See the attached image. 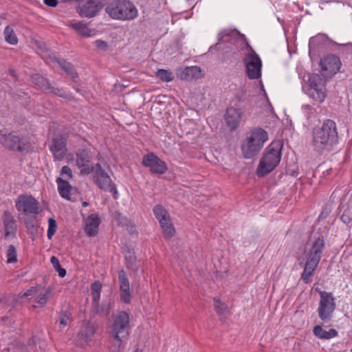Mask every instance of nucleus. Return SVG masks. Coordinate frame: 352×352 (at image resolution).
<instances>
[{
    "instance_id": "nucleus-1",
    "label": "nucleus",
    "mask_w": 352,
    "mask_h": 352,
    "mask_svg": "<svg viewBox=\"0 0 352 352\" xmlns=\"http://www.w3.org/2000/svg\"><path fill=\"white\" fill-rule=\"evenodd\" d=\"M320 65L323 78L318 74L311 75L309 78V88L307 93L310 98L320 103L326 97V78L338 73L342 63L338 56L330 54L321 59Z\"/></svg>"
},
{
    "instance_id": "nucleus-2",
    "label": "nucleus",
    "mask_w": 352,
    "mask_h": 352,
    "mask_svg": "<svg viewBox=\"0 0 352 352\" xmlns=\"http://www.w3.org/2000/svg\"><path fill=\"white\" fill-rule=\"evenodd\" d=\"M324 248V242L322 236L311 239L305 248V254L306 262L304 270L301 274V279L305 283L311 282V277L318 265Z\"/></svg>"
},
{
    "instance_id": "nucleus-3",
    "label": "nucleus",
    "mask_w": 352,
    "mask_h": 352,
    "mask_svg": "<svg viewBox=\"0 0 352 352\" xmlns=\"http://www.w3.org/2000/svg\"><path fill=\"white\" fill-rule=\"evenodd\" d=\"M338 140L336 124L331 120H326L321 127L314 129L312 144L319 153L330 151Z\"/></svg>"
},
{
    "instance_id": "nucleus-4",
    "label": "nucleus",
    "mask_w": 352,
    "mask_h": 352,
    "mask_svg": "<svg viewBox=\"0 0 352 352\" xmlns=\"http://www.w3.org/2000/svg\"><path fill=\"white\" fill-rule=\"evenodd\" d=\"M283 144L280 141L272 142L265 149L257 168L258 177H263L272 172L280 163Z\"/></svg>"
},
{
    "instance_id": "nucleus-5",
    "label": "nucleus",
    "mask_w": 352,
    "mask_h": 352,
    "mask_svg": "<svg viewBox=\"0 0 352 352\" xmlns=\"http://www.w3.org/2000/svg\"><path fill=\"white\" fill-rule=\"evenodd\" d=\"M267 139V133L261 128H255L248 132L241 145L244 157L249 159L255 156L263 147Z\"/></svg>"
},
{
    "instance_id": "nucleus-6",
    "label": "nucleus",
    "mask_w": 352,
    "mask_h": 352,
    "mask_svg": "<svg viewBox=\"0 0 352 352\" xmlns=\"http://www.w3.org/2000/svg\"><path fill=\"white\" fill-rule=\"evenodd\" d=\"M107 13L113 19L131 21L138 16V10L129 0H113L105 8Z\"/></svg>"
},
{
    "instance_id": "nucleus-7",
    "label": "nucleus",
    "mask_w": 352,
    "mask_h": 352,
    "mask_svg": "<svg viewBox=\"0 0 352 352\" xmlns=\"http://www.w3.org/2000/svg\"><path fill=\"white\" fill-rule=\"evenodd\" d=\"M93 179L96 184L102 190L110 192L116 198L117 190L111 177L100 164L97 163L91 166Z\"/></svg>"
},
{
    "instance_id": "nucleus-8",
    "label": "nucleus",
    "mask_w": 352,
    "mask_h": 352,
    "mask_svg": "<svg viewBox=\"0 0 352 352\" xmlns=\"http://www.w3.org/2000/svg\"><path fill=\"white\" fill-rule=\"evenodd\" d=\"M245 72L250 79H258L261 76L262 61L254 50L250 48L243 58Z\"/></svg>"
},
{
    "instance_id": "nucleus-9",
    "label": "nucleus",
    "mask_w": 352,
    "mask_h": 352,
    "mask_svg": "<svg viewBox=\"0 0 352 352\" xmlns=\"http://www.w3.org/2000/svg\"><path fill=\"white\" fill-rule=\"evenodd\" d=\"M32 82L42 91L53 94L63 98H68L70 96V94L64 88L58 87L54 83H50L47 78L40 74H36L32 75Z\"/></svg>"
},
{
    "instance_id": "nucleus-10",
    "label": "nucleus",
    "mask_w": 352,
    "mask_h": 352,
    "mask_svg": "<svg viewBox=\"0 0 352 352\" xmlns=\"http://www.w3.org/2000/svg\"><path fill=\"white\" fill-rule=\"evenodd\" d=\"M153 213L159 221L164 236L166 239L173 236L175 228L167 210L162 205H156Z\"/></svg>"
},
{
    "instance_id": "nucleus-11",
    "label": "nucleus",
    "mask_w": 352,
    "mask_h": 352,
    "mask_svg": "<svg viewBox=\"0 0 352 352\" xmlns=\"http://www.w3.org/2000/svg\"><path fill=\"white\" fill-rule=\"evenodd\" d=\"M320 298L318 316L322 320H328L336 308L334 298L332 293L322 291L320 292Z\"/></svg>"
},
{
    "instance_id": "nucleus-12",
    "label": "nucleus",
    "mask_w": 352,
    "mask_h": 352,
    "mask_svg": "<svg viewBox=\"0 0 352 352\" xmlns=\"http://www.w3.org/2000/svg\"><path fill=\"white\" fill-rule=\"evenodd\" d=\"M16 210L25 215L38 214L41 210L39 203L32 196L21 195L15 204Z\"/></svg>"
},
{
    "instance_id": "nucleus-13",
    "label": "nucleus",
    "mask_w": 352,
    "mask_h": 352,
    "mask_svg": "<svg viewBox=\"0 0 352 352\" xmlns=\"http://www.w3.org/2000/svg\"><path fill=\"white\" fill-rule=\"evenodd\" d=\"M142 164L144 166L148 167L150 171L155 174H163L167 170L166 163L153 153H149L144 155L142 159Z\"/></svg>"
},
{
    "instance_id": "nucleus-14",
    "label": "nucleus",
    "mask_w": 352,
    "mask_h": 352,
    "mask_svg": "<svg viewBox=\"0 0 352 352\" xmlns=\"http://www.w3.org/2000/svg\"><path fill=\"white\" fill-rule=\"evenodd\" d=\"M49 148L56 159H62L67 153L66 138L61 135L53 138L49 145Z\"/></svg>"
},
{
    "instance_id": "nucleus-15",
    "label": "nucleus",
    "mask_w": 352,
    "mask_h": 352,
    "mask_svg": "<svg viewBox=\"0 0 352 352\" xmlns=\"http://www.w3.org/2000/svg\"><path fill=\"white\" fill-rule=\"evenodd\" d=\"M118 281L120 285V299L124 303H129L131 301L129 282L124 270L119 272Z\"/></svg>"
},
{
    "instance_id": "nucleus-16",
    "label": "nucleus",
    "mask_w": 352,
    "mask_h": 352,
    "mask_svg": "<svg viewBox=\"0 0 352 352\" xmlns=\"http://www.w3.org/2000/svg\"><path fill=\"white\" fill-rule=\"evenodd\" d=\"M242 113L240 109L233 107L227 109L225 119L230 129L234 130L238 127L242 118Z\"/></svg>"
},
{
    "instance_id": "nucleus-17",
    "label": "nucleus",
    "mask_w": 352,
    "mask_h": 352,
    "mask_svg": "<svg viewBox=\"0 0 352 352\" xmlns=\"http://www.w3.org/2000/svg\"><path fill=\"white\" fill-rule=\"evenodd\" d=\"M85 231L89 236H94L98 234L100 219L98 214H91L85 219Z\"/></svg>"
},
{
    "instance_id": "nucleus-18",
    "label": "nucleus",
    "mask_w": 352,
    "mask_h": 352,
    "mask_svg": "<svg viewBox=\"0 0 352 352\" xmlns=\"http://www.w3.org/2000/svg\"><path fill=\"white\" fill-rule=\"evenodd\" d=\"M202 76L201 68L198 66L186 67L179 73V78L184 80H195Z\"/></svg>"
},
{
    "instance_id": "nucleus-19",
    "label": "nucleus",
    "mask_w": 352,
    "mask_h": 352,
    "mask_svg": "<svg viewBox=\"0 0 352 352\" xmlns=\"http://www.w3.org/2000/svg\"><path fill=\"white\" fill-rule=\"evenodd\" d=\"M100 9V6L94 1H88L80 7L79 14L81 16L91 18L94 16Z\"/></svg>"
},
{
    "instance_id": "nucleus-20",
    "label": "nucleus",
    "mask_w": 352,
    "mask_h": 352,
    "mask_svg": "<svg viewBox=\"0 0 352 352\" xmlns=\"http://www.w3.org/2000/svg\"><path fill=\"white\" fill-rule=\"evenodd\" d=\"M129 327V314L125 311H120L115 316L113 330H124Z\"/></svg>"
},
{
    "instance_id": "nucleus-21",
    "label": "nucleus",
    "mask_w": 352,
    "mask_h": 352,
    "mask_svg": "<svg viewBox=\"0 0 352 352\" xmlns=\"http://www.w3.org/2000/svg\"><path fill=\"white\" fill-rule=\"evenodd\" d=\"M69 26L72 28L78 34L83 37H91L95 36L96 31L87 28L82 22L71 23Z\"/></svg>"
},
{
    "instance_id": "nucleus-22",
    "label": "nucleus",
    "mask_w": 352,
    "mask_h": 352,
    "mask_svg": "<svg viewBox=\"0 0 352 352\" xmlns=\"http://www.w3.org/2000/svg\"><path fill=\"white\" fill-rule=\"evenodd\" d=\"M3 223L6 236L15 233L16 230V221L12 214L8 211H6L3 214Z\"/></svg>"
},
{
    "instance_id": "nucleus-23",
    "label": "nucleus",
    "mask_w": 352,
    "mask_h": 352,
    "mask_svg": "<svg viewBox=\"0 0 352 352\" xmlns=\"http://www.w3.org/2000/svg\"><path fill=\"white\" fill-rule=\"evenodd\" d=\"M4 144L6 146L12 150L21 151V139L19 136L12 133L4 135Z\"/></svg>"
},
{
    "instance_id": "nucleus-24",
    "label": "nucleus",
    "mask_w": 352,
    "mask_h": 352,
    "mask_svg": "<svg viewBox=\"0 0 352 352\" xmlns=\"http://www.w3.org/2000/svg\"><path fill=\"white\" fill-rule=\"evenodd\" d=\"M56 182L58 184V192L60 196L65 199H70V191L72 186L69 182L60 177H58L56 179Z\"/></svg>"
},
{
    "instance_id": "nucleus-25",
    "label": "nucleus",
    "mask_w": 352,
    "mask_h": 352,
    "mask_svg": "<svg viewBox=\"0 0 352 352\" xmlns=\"http://www.w3.org/2000/svg\"><path fill=\"white\" fill-rule=\"evenodd\" d=\"M113 301L102 302L93 307L94 311L102 316H107L109 315L111 310L113 306Z\"/></svg>"
},
{
    "instance_id": "nucleus-26",
    "label": "nucleus",
    "mask_w": 352,
    "mask_h": 352,
    "mask_svg": "<svg viewBox=\"0 0 352 352\" xmlns=\"http://www.w3.org/2000/svg\"><path fill=\"white\" fill-rule=\"evenodd\" d=\"M91 156L87 149H79L76 153V163L77 166H83L91 162Z\"/></svg>"
},
{
    "instance_id": "nucleus-27",
    "label": "nucleus",
    "mask_w": 352,
    "mask_h": 352,
    "mask_svg": "<svg viewBox=\"0 0 352 352\" xmlns=\"http://www.w3.org/2000/svg\"><path fill=\"white\" fill-rule=\"evenodd\" d=\"M58 64L68 75H69L72 79L76 82L78 75L75 71L74 67L69 63L66 62L65 60H58Z\"/></svg>"
},
{
    "instance_id": "nucleus-28",
    "label": "nucleus",
    "mask_w": 352,
    "mask_h": 352,
    "mask_svg": "<svg viewBox=\"0 0 352 352\" xmlns=\"http://www.w3.org/2000/svg\"><path fill=\"white\" fill-rule=\"evenodd\" d=\"M341 220L344 223H349L352 221V207L346 204H341L340 206Z\"/></svg>"
},
{
    "instance_id": "nucleus-29",
    "label": "nucleus",
    "mask_w": 352,
    "mask_h": 352,
    "mask_svg": "<svg viewBox=\"0 0 352 352\" xmlns=\"http://www.w3.org/2000/svg\"><path fill=\"white\" fill-rule=\"evenodd\" d=\"M50 288H47L45 291H40L38 288V293L36 296L35 302L41 307L45 306L50 298Z\"/></svg>"
},
{
    "instance_id": "nucleus-30",
    "label": "nucleus",
    "mask_w": 352,
    "mask_h": 352,
    "mask_svg": "<svg viewBox=\"0 0 352 352\" xmlns=\"http://www.w3.org/2000/svg\"><path fill=\"white\" fill-rule=\"evenodd\" d=\"M214 308L217 313V314L221 317H226L229 314V311L228 309V306L220 301L219 298H214Z\"/></svg>"
},
{
    "instance_id": "nucleus-31",
    "label": "nucleus",
    "mask_w": 352,
    "mask_h": 352,
    "mask_svg": "<svg viewBox=\"0 0 352 352\" xmlns=\"http://www.w3.org/2000/svg\"><path fill=\"white\" fill-rule=\"evenodd\" d=\"M127 333L128 331H111L109 338L115 346L120 347L122 343V338L126 336Z\"/></svg>"
},
{
    "instance_id": "nucleus-32",
    "label": "nucleus",
    "mask_w": 352,
    "mask_h": 352,
    "mask_svg": "<svg viewBox=\"0 0 352 352\" xmlns=\"http://www.w3.org/2000/svg\"><path fill=\"white\" fill-rule=\"evenodd\" d=\"M4 37L6 42L11 45H16L18 43V38L12 28L7 26L4 30Z\"/></svg>"
},
{
    "instance_id": "nucleus-33",
    "label": "nucleus",
    "mask_w": 352,
    "mask_h": 352,
    "mask_svg": "<svg viewBox=\"0 0 352 352\" xmlns=\"http://www.w3.org/2000/svg\"><path fill=\"white\" fill-rule=\"evenodd\" d=\"M156 76L164 82H170L173 80V73L166 69H158Z\"/></svg>"
},
{
    "instance_id": "nucleus-34",
    "label": "nucleus",
    "mask_w": 352,
    "mask_h": 352,
    "mask_svg": "<svg viewBox=\"0 0 352 352\" xmlns=\"http://www.w3.org/2000/svg\"><path fill=\"white\" fill-rule=\"evenodd\" d=\"M50 261L54 268L58 273L59 276L64 277L66 275V270L61 267L58 259L53 256L51 257Z\"/></svg>"
},
{
    "instance_id": "nucleus-35",
    "label": "nucleus",
    "mask_w": 352,
    "mask_h": 352,
    "mask_svg": "<svg viewBox=\"0 0 352 352\" xmlns=\"http://www.w3.org/2000/svg\"><path fill=\"white\" fill-rule=\"evenodd\" d=\"M236 32L228 30H223L219 34V41L221 42H230L231 39L236 35Z\"/></svg>"
},
{
    "instance_id": "nucleus-36",
    "label": "nucleus",
    "mask_w": 352,
    "mask_h": 352,
    "mask_svg": "<svg viewBox=\"0 0 352 352\" xmlns=\"http://www.w3.org/2000/svg\"><path fill=\"white\" fill-rule=\"evenodd\" d=\"M314 334L320 339L329 340L335 338L338 331H313Z\"/></svg>"
},
{
    "instance_id": "nucleus-37",
    "label": "nucleus",
    "mask_w": 352,
    "mask_h": 352,
    "mask_svg": "<svg viewBox=\"0 0 352 352\" xmlns=\"http://www.w3.org/2000/svg\"><path fill=\"white\" fill-rule=\"evenodd\" d=\"M25 226L28 232L30 233L31 234L33 235L37 232L38 224L35 217L33 219L26 220Z\"/></svg>"
},
{
    "instance_id": "nucleus-38",
    "label": "nucleus",
    "mask_w": 352,
    "mask_h": 352,
    "mask_svg": "<svg viewBox=\"0 0 352 352\" xmlns=\"http://www.w3.org/2000/svg\"><path fill=\"white\" fill-rule=\"evenodd\" d=\"M8 263L16 261V250L13 245H10L7 252Z\"/></svg>"
},
{
    "instance_id": "nucleus-39",
    "label": "nucleus",
    "mask_w": 352,
    "mask_h": 352,
    "mask_svg": "<svg viewBox=\"0 0 352 352\" xmlns=\"http://www.w3.org/2000/svg\"><path fill=\"white\" fill-rule=\"evenodd\" d=\"M56 230V222L52 219L50 218L48 220V230H47V237L49 239H51L52 237L54 235Z\"/></svg>"
},
{
    "instance_id": "nucleus-40",
    "label": "nucleus",
    "mask_w": 352,
    "mask_h": 352,
    "mask_svg": "<svg viewBox=\"0 0 352 352\" xmlns=\"http://www.w3.org/2000/svg\"><path fill=\"white\" fill-rule=\"evenodd\" d=\"M89 331H79L77 335V338L78 340H77V344L83 346L86 344L89 339L87 338V333ZM91 333L90 336L93 334L94 331H89Z\"/></svg>"
},
{
    "instance_id": "nucleus-41",
    "label": "nucleus",
    "mask_w": 352,
    "mask_h": 352,
    "mask_svg": "<svg viewBox=\"0 0 352 352\" xmlns=\"http://www.w3.org/2000/svg\"><path fill=\"white\" fill-rule=\"evenodd\" d=\"M38 293V287H32L29 289H28L23 294H20L21 297H36V294Z\"/></svg>"
},
{
    "instance_id": "nucleus-42",
    "label": "nucleus",
    "mask_w": 352,
    "mask_h": 352,
    "mask_svg": "<svg viewBox=\"0 0 352 352\" xmlns=\"http://www.w3.org/2000/svg\"><path fill=\"white\" fill-rule=\"evenodd\" d=\"M60 174L62 176L67 179L72 177V173L71 168L67 166H63L61 168Z\"/></svg>"
},
{
    "instance_id": "nucleus-43",
    "label": "nucleus",
    "mask_w": 352,
    "mask_h": 352,
    "mask_svg": "<svg viewBox=\"0 0 352 352\" xmlns=\"http://www.w3.org/2000/svg\"><path fill=\"white\" fill-rule=\"evenodd\" d=\"M94 44L95 45V46L102 50V51H105L107 50V47H108V44L107 42L104 41H102V40H96L94 42Z\"/></svg>"
},
{
    "instance_id": "nucleus-44",
    "label": "nucleus",
    "mask_w": 352,
    "mask_h": 352,
    "mask_svg": "<svg viewBox=\"0 0 352 352\" xmlns=\"http://www.w3.org/2000/svg\"><path fill=\"white\" fill-rule=\"evenodd\" d=\"M70 322L71 319L68 315L65 314L61 315L60 318V324L61 325V328L65 327Z\"/></svg>"
},
{
    "instance_id": "nucleus-45",
    "label": "nucleus",
    "mask_w": 352,
    "mask_h": 352,
    "mask_svg": "<svg viewBox=\"0 0 352 352\" xmlns=\"http://www.w3.org/2000/svg\"><path fill=\"white\" fill-rule=\"evenodd\" d=\"M102 285L99 281H95L91 287V293H100Z\"/></svg>"
},
{
    "instance_id": "nucleus-46",
    "label": "nucleus",
    "mask_w": 352,
    "mask_h": 352,
    "mask_svg": "<svg viewBox=\"0 0 352 352\" xmlns=\"http://www.w3.org/2000/svg\"><path fill=\"white\" fill-rule=\"evenodd\" d=\"M78 167L80 168V173L82 175H89V173H92L91 167H90L88 164H85L83 166Z\"/></svg>"
},
{
    "instance_id": "nucleus-47",
    "label": "nucleus",
    "mask_w": 352,
    "mask_h": 352,
    "mask_svg": "<svg viewBox=\"0 0 352 352\" xmlns=\"http://www.w3.org/2000/svg\"><path fill=\"white\" fill-rule=\"evenodd\" d=\"M302 109L305 113L307 114V118H309V115L313 114L316 111L311 106L308 104L303 105Z\"/></svg>"
},
{
    "instance_id": "nucleus-48",
    "label": "nucleus",
    "mask_w": 352,
    "mask_h": 352,
    "mask_svg": "<svg viewBox=\"0 0 352 352\" xmlns=\"http://www.w3.org/2000/svg\"><path fill=\"white\" fill-rule=\"evenodd\" d=\"M91 295L93 298L92 306L94 307L100 302V293H91Z\"/></svg>"
},
{
    "instance_id": "nucleus-49",
    "label": "nucleus",
    "mask_w": 352,
    "mask_h": 352,
    "mask_svg": "<svg viewBox=\"0 0 352 352\" xmlns=\"http://www.w3.org/2000/svg\"><path fill=\"white\" fill-rule=\"evenodd\" d=\"M43 2L50 7H55L58 4L57 0H43Z\"/></svg>"
},
{
    "instance_id": "nucleus-50",
    "label": "nucleus",
    "mask_w": 352,
    "mask_h": 352,
    "mask_svg": "<svg viewBox=\"0 0 352 352\" xmlns=\"http://www.w3.org/2000/svg\"><path fill=\"white\" fill-rule=\"evenodd\" d=\"M313 330H322V329L320 325H316L314 327Z\"/></svg>"
},
{
    "instance_id": "nucleus-51",
    "label": "nucleus",
    "mask_w": 352,
    "mask_h": 352,
    "mask_svg": "<svg viewBox=\"0 0 352 352\" xmlns=\"http://www.w3.org/2000/svg\"><path fill=\"white\" fill-rule=\"evenodd\" d=\"M10 74L12 75V76H13L14 78L16 76L15 75V73H14V70H10Z\"/></svg>"
},
{
    "instance_id": "nucleus-52",
    "label": "nucleus",
    "mask_w": 352,
    "mask_h": 352,
    "mask_svg": "<svg viewBox=\"0 0 352 352\" xmlns=\"http://www.w3.org/2000/svg\"><path fill=\"white\" fill-rule=\"evenodd\" d=\"M82 205L83 207H87L89 206V203L87 201H84V202H82Z\"/></svg>"
},
{
    "instance_id": "nucleus-53",
    "label": "nucleus",
    "mask_w": 352,
    "mask_h": 352,
    "mask_svg": "<svg viewBox=\"0 0 352 352\" xmlns=\"http://www.w3.org/2000/svg\"><path fill=\"white\" fill-rule=\"evenodd\" d=\"M133 352H143L142 349H136L135 351H133Z\"/></svg>"
}]
</instances>
